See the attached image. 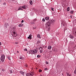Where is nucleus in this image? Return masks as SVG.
<instances>
[{
  "instance_id": "nucleus-1",
  "label": "nucleus",
  "mask_w": 76,
  "mask_h": 76,
  "mask_svg": "<svg viewBox=\"0 0 76 76\" xmlns=\"http://www.w3.org/2000/svg\"><path fill=\"white\" fill-rule=\"evenodd\" d=\"M54 22H55V20H48V22L46 23L45 24V28H50V23H54Z\"/></svg>"
},
{
  "instance_id": "nucleus-2",
  "label": "nucleus",
  "mask_w": 76,
  "mask_h": 76,
  "mask_svg": "<svg viewBox=\"0 0 76 76\" xmlns=\"http://www.w3.org/2000/svg\"><path fill=\"white\" fill-rule=\"evenodd\" d=\"M5 58V56L4 55H3L1 57V60L2 61V62H4V58Z\"/></svg>"
},
{
  "instance_id": "nucleus-3",
  "label": "nucleus",
  "mask_w": 76,
  "mask_h": 76,
  "mask_svg": "<svg viewBox=\"0 0 76 76\" xmlns=\"http://www.w3.org/2000/svg\"><path fill=\"white\" fill-rule=\"evenodd\" d=\"M34 75V73L31 72L30 73H28L26 74V76H32Z\"/></svg>"
},
{
  "instance_id": "nucleus-4",
  "label": "nucleus",
  "mask_w": 76,
  "mask_h": 76,
  "mask_svg": "<svg viewBox=\"0 0 76 76\" xmlns=\"http://www.w3.org/2000/svg\"><path fill=\"white\" fill-rule=\"evenodd\" d=\"M21 7V8H23L24 9H26V5H24L22 7Z\"/></svg>"
},
{
  "instance_id": "nucleus-5",
  "label": "nucleus",
  "mask_w": 76,
  "mask_h": 76,
  "mask_svg": "<svg viewBox=\"0 0 76 76\" xmlns=\"http://www.w3.org/2000/svg\"><path fill=\"white\" fill-rule=\"evenodd\" d=\"M27 38L28 39H31L32 38V35H29V36Z\"/></svg>"
},
{
  "instance_id": "nucleus-6",
  "label": "nucleus",
  "mask_w": 76,
  "mask_h": 76,
  "mask_svg": "<svg viewBox=\"0 0 76 76\" xmlns=\"http://www.w3.org/2000/svg\"><path fill=\"white\" fill-rule=\"evenodd\" d=\"M37 38H41V36H40V34H38L37 35Z\"/></svg>"
},
{
  "instance_id": "nucleus-7",
  "label": "nucleus",
  "mask_w": 76,
  "mask_h": 76,
  "mask_svg": "<svg viewBox=\"0 0 76 76\" xmlns=\"http://www.w3.org/2000/svg\"><path fill=\"white\" fill-rule=\"evenodd\" d=\"M23 26V23H21L20 24H19V25H18V26H19V27H21V26Z\"/></svg>"
},
{
  "instance_id": "nucleus-8",
  "label": "nucleus",
  "mask_w": 76,
  "mask_h": 76,
  "mask_svg": "<svg viewBox=\"0 0 76 76\" xmlns=\"http://www.w3.org/2000/svg\"><path fill=\"white\" fill-rule=\"evenodd\" d=\"M49 18H49V17H46L45 18V20H49Z\"/></svg>"
},
{
  "instance_id": "nucleus-9",
  "label": "nucleus",
  "mask_w": 76,
  "mask_h": 76,
  "mask_svg": "<svg viewBox=\"0 0 76 76\" xmlns=\"http://www.w3.org/2000/svg\"><path fill=\"white\" fill-rule=\"evenodd\" d=\"M52 48V47H51V46L49 45L48 46V49L49 50H51Z\"/></svg>"
},
{
  "instance_id": "nucleus-10",
  "label": "nucleus",
  "mask_w": 76,
  "mask_h": 76,
  "mask_svg": "<svg viewBox=\"0 0 76 76\" xmlns=\"http://www.w3.org/2000/svg\"><path fill=\"white\" fill-rule=\"evenodd\" d=\"M19 73L21 74V75H24V72H22V71H20Z\"/></svg>"
},
{
  "instance_id": "nucleus-11",
  "label": "nucleus",
  "mask_w": 76,
  "mask_h": 76,
  "mask_svg": "<svg viewBox=\"0 0 76 76\" xmlns=\"http://www.w3.org/2000/svg\"><path fill=\"white\" fill-rule=\"evenodd\" d=\"M69 37L71 38V39H73L74 37L72 35H70L69 36Z\"/></svg>"
},
{
  "instance_id": "nucleus-12",
  "label": "nucleus",
  "mask_w": 76,
  "mask_h": 76,
  "mask_svg": "<svg viewBox=\"0 0 76 76\" xmlns=\"http://www.w3.org/2000/svg\"><path fill=\"white\" fill-rule=\"evenodd\" d=\"M29 3L31 5H32L33 4V3L32 2V1H29Z\"/></svg>"
},
{
  "instance_id": "nucleus-13",
  "label": "nucleus",
  "mask_w": 76,
  "mask_h": 76,
  "mask_svg": "<svg viewBox=\"0 0 76 76\" xmlns=\"http://www.w3.org/2000/svg\"><path fill=\"white\" fill-rule=\"evenodd\" d=\"M7 25L8 26H9V25L8 24H7V23H5L4 24L5 25V28H7Z\"/></svg>"
},
{
  "instance_id": "nucleus-14",
  "label": "nucleus",
  "mask_w": 76,
  "mask_h": 76,
  "mask_svg": "<svg viewBox=\"0 0 76 76\" xmlns=\"http://www.w3.org/2000/svg\"><path fill=\"white\" fill-rule=\"evenodd\" d=\"M73 33L74 34H75V35H76V31H74V30L73 31Z\"/></svg>"
},
{
  "instance_id": "nucleus-15",
  "label": "nucleus",
  "mask_w": 76,
  "mask_h": 76,
  "mask_svg": "<svg viewBox=\"0 0 76 76\" xmlns=\"http://www.w3.org/2000/svg\"><path fill=\"white\" fill-rule=\"evenodd\" d=\"M19 58H20V59L21 60H23V57L22 56H20Z\"/></svg>"
},
{
  "instance_id": "nucleus-16",
  "label": "nucleus",
  "mask_w": 76,
  "mask_h": 76,
  "mask_svg": "<svg viewBox=\"0 0 76 76\" xmlns=\"http://www.w3.org/2000/svg\"><path fill=\"white\" fill-rule=\"evenodd\" d=\"M43 50V49H41L40 50V53H42L43 51L42 50Z\"/></svg>"
},
{
  "instance_id": "nucleus-17",
  "label": "nucleus",
  "mask_w": 76,
  "mask_h": 76,
  "mask_svg": "<svg viewBox=\"0 0 76 76\" xmlns=\"http://www.w3.org/2000/svg\"><path fill=\"white\" fill-rule=\"evenodd\" d=\"M74 72V76H76V69H75V70Z\"/></svg>"
},
{
  "instance_id": "nucleus-18",
  "label": "nucleus",
  "mask_w": 76,
  "mask_h": 76,
  "mask_svg": "<svg viewBox=\"0 0 76 76\" xmlns=\"http://www.w3.org/2000/svg\"><path fill=\"white\" fill-rule=\"evenodd\" d=\"M32 53H33V54H35V50H32Z\"/></svg>"
},
{
  "instance_id": "nucleus-19",
  "label": "nucleus",
  "mask_w": 76,
  "mask_h": 76,
  "mask_svg": "<svg viewBox=\"0 0 76 76\" xmlns=\"http://www.w3.org/2000/svg\"><path fill=\"white\" fill-rule=\"evenodd\" d=\"M29 51L30 54H33L32 53V50H29Z\"/></svg>"
},
{
  "instance_id": "nucleus-20",
  "label": "nucleus",
  "mask_w": 76,
  "mask_h": 76,
  "mask_svg": "<svg viewBox=\"0 0 76 76\" xmlns=\"http://www.w3.org/2000/svg\"><path fill=\"white\" fill-rule=\"evenodd\" d=\"M37 21V19H35L34 20H33V22H35Z\"/></svg>"
},
{
  "instance_id": "nucleus-21",
  "label": "nucleus",
  "mask_w": 76,
  "mask_h": 76,
  "mask_svg": "<svg viewBox=\"0 0 76 76\" xmlns=\"http://www.w3.org/2000/svg\"><path fill=\"white\" fill-rule=\"evenodd\" d=\"M41 42V41L38 40L37 42V44H39V43H40Z\"/></svg>"
},
{
  "instance_id": "nucleus-22",
  "label": "nucleus",
  "mask_w": 76,
  "mask_h": 76,
  "mask_svg": "<svg viewBox=\"0 0 76 76\" xmlns=\"http://www.w3.org/2000/svg\"><path fill=\"white\" fill-rule=\"evenodd\" d=\"M7 58H8V60H10V56H8L7 57Z\"/></svg>"
},
{
  "instance_id": "nucleus-23",
  "label": "nucleus",
  "mask_w": 76,
  "mask_h": 76,
  "mask_svg": "<svg viewBox=\"0 0 76 76\" xmlns=\"http://www.w3.org/2000/svg\"><path fill=\"white\" fill-rule=\"evenodd\" d=\"M67 10L68 11H69V10H70V8H69V7H68L67 8Z\"/></svg>"
},
{
  "instance_id": "nucleus-24",
  "label": "nucleus",
  "mask_w": 76,
  "mask_h": 76,
  "mask_svg": "<svg viewBox=\"0 0 76 76\" xmlns=\"http://www.w3.org/2000/svg\"><path fill=\"white\" fill-rule=\"evenodd\" d=\"M37 58H39L40 57H41V55H38L37 56Z\"/></svg>"
},
{
  "instance_id": "nucleus-25",
  "label": "nucleus",
  "mask_w": 76,
  "mask_h": 76,
  "mask_svg": "<svg viewBox=\"0 0 76 76\" xmlns=\"http://www.w3.org/2000/svg\"><path fill=\"white\" fill-rule=\"evenodd\" d=\"M34 51L36 53H37V52H38V50H34Z\"/></svg>"
},
{
  "instance_id": "nucleus-26",
  "label": "nucleus",
  "mask_w": 76,
  "mask_h": 76,
  "mask_svg": "<svg viewBox=\"0 0 76 76\" xmlns=\"http://www.w3.org/2000/svg\"><path fill=\"white\" fill-rule=\"evenodd\" d=\"M31 24L32 25H34V24H35V23L33 22H31Z\"/></svg>"
},
{
  "instance_id": "nucleus-27",
  "label": "nucleus",
  "mask_w": 76,
  "mask_h": 76,
  "mask_svg": "<svg viewBox=\"0 0 76 76\" xmlns=\"http://www.w3.org/2000/svg\"><path fill=\"white\" fill-rule=\"evenodd\" d=\"M21 9H22V7H20L18 9V10H21Z\"/></svg>"
},
{
  "instance_id": "nucleus-28",
  "label": "nucleus",
  "mask_w": 76,
  "mask_h": 76,
  "mask_svg": "<svg viewBox=\"0 0 76 76\" xmlns=\"http://www.w3.org/2000/svg\"><path fill=\"white\" fill-rule=\"evenodd\" d=\"M73 11H71V12H70V13L71 14H73Z\"/></svg>"
},
{
  "instance_id": "nucleus-29",
  "label": "nucleus",
  "mask_w": 76,
  "mask_h": 76,
  "mask_svg": "<svg viewBox=\"0 0 76 76\" xmlns=\"http://www.w3.org/2000/svg\"><path fill=\"white\" fill-rule=\"evenodd\" d=\"M10 71L11 73H13V71H12V70H10Z\"/></svg>"
},
{
  "instance_id": "nucleus-30",
  "label": "nucleus",
  "mask_w": 76,
  "mask_h": 76,
  "mask_svg": "<svg viewBox=\"0 0 76 76\" xmlns=\"http://www.w3.org/2000/svg\"><path fill=\"white\" fill-rule=\"evenodd\" d=\"M42 20L43 22H45V19L43 18L42 19Z\"/></svg>"
},
{
  "instance_id": "nucleus-31",
  "label": "nucleus",
  "mask_w": 76,
  "mask_h": 76,
  "mask_svg": "<svg viewBox=\"0 0 76 76\" xmlns=\"http://www.w3.org/2000/svg\"><path fill=\"white\" fill-rule=\"evenodd\" d=\"M51 10H52V11H54V8H53V7H51Z\"/></svg>"
},
{
  "instance_id": "nucleus-32",
  "label": "nucleus",
  "mask_w": 76,
  "mask_h": 76,
  "mask_svg": "<svg viewBox=\"0 0 76 76\" xmlns=\"http://www.w3.org/2000/svg\"><path fill=\"white\" fill-rule=\"evenodd\" d=\"M48 70V68H46L44 69V70Z\"/></svg>"
},
{
  "instance_id": "nucleus-33",
  "label": "nucleus",
  "mask_w": 76,
  "mask_h": 76,
  "mask_svg": "<svg viewBox=\"0 0 76 76\" xmlns=\"http://www.w3.org/2000/svg\"><path fill=\"white\" fill-rule=\"evenodd\" d=\"M41 72H42V70L41 69H39V72L40 73Z\"/></svg>"
},
{
  "instance_id": "nucleus-34",
  "label": "nucleus",
  "mask_w": 76,
  "mask_h": 76,
  "mask_svg": "<svg viewBox=\"0 0 76 76\" xmlns=\"http://www.w3.org/2000/svg\"><path fill=\"white\" fill-rule=\"evenodd\" d=\"M50 27H49V28H48V31H50Z\"/></svg>"
},
{
  "instance_id": "nucleus-35",
  "label": "nucleus",
  "mask_w": 76,
  "mask_h": 76,
  "mask_svg": "<svg viewBox=\"0 0 76 76\" xmlns=\"http://www.w3.org/2000/svg\"><path fill=\"white\" fill-rule=\"evenodd\" d=\"M13 33L14 35H16V32L15 31L13 32Z\"/></svg>"
},
{
  "instance_id": "nucleus-36",
  "label": "nucleus",
  "mask_w": 76,
  "mask_h": 76,
  "mask_svg": "<svg viewBox=\"0 0 76 76\" xmlns=\"http://www.w3.org/2000/svg\"><path fill=\"white\" fill-rule=\"evenodd\" d=\"M27 53L28 54H30V51H27Z\"/></svg>"
},
{
  "instance_id": "nucleus-37",
  "label": "nucleus",
  "mask_w": 76,
  "mask_h": 76,
  "mask_svg": "<svg viewBox=\"0 0 76 76\" xmlns=\"http://www.w3.org/2000/svg\"><path fill=\"white\" fill-rule=\"evenodd\" d=\"M25 66H26V67H28V65H27V64H26L25 65Z\"/></svg>"
},
{
  "instance_id": "nucleus-38",
  "label": "nucleus",
  "mask_w": 76,
  "mask_h": 76,
  "mask_svg": "<svg viewBox=\"0 0 76 76\" xmlns=\"http://www.w3.org/2000/svg\"><path fill=\"white\" fill-rule=\"evenodd\" d=\"M24 50L25 51H27V49H26V48Z\"/></svg>"
},
{
  "instance_id": "nucleus-39",
  "label": "nucleus",
  "mask_w": 76,
  "mask_h": 76,
  "mask_svg": "<svg viewBox=\"0 0 76 76\" xmlns=\"http://www.w3.org/2000/svg\"><path fill=\"white\" fill-rule=\"evenodd\" d=\"M2 72H4V69H2Z\"/></svg>"
},
{
  "instance_id": "nucleus-40",
  "label": "nucleus",
  "mask_w": 76,
  "mask_h": 76,
  "mask_svg": "<svg viewBox=\"0 0 76 76\" xmlns=\"http://www.w3.org/2000/svg\"><path fill=\"white\" fill-rule=\"evenodd\" d=\"M24 22V21L23 20H22L21 22V23H23V22Z\"/></svg>"
},
{
  "instance_id": "nucleus-41",
  "label": "nucleus",
  "mask_w": 76,
  "mask_h": 76,
  "mask_svg": "<svg viewBox=\"0 0 76 76\" xmlns=\"http://www.w3.org/2000/svg\"><path fill=\"white\" fill-rule=\"evenodd\" d=\"M3 4H4V5H6V3L4 2V3H3Z\"/></svg>"
},
{
  "instance_id": "nucleus-42",
  "label": "nucleus",
  "mask_w": 76,
  "mask_h": 76,
  "mask_svg": "<svg viewBox=\"0 0 76 76\" xmlns=\"http://www.w3.org/2000/svg\"><path fill=\"white\" fill-rule=\"evenodd\" d=\"M39 48V49H43V48H42V47H40V48Z\"/></svg>"
},
{
  "instance_id": "nucleus-43",
  "label": "nucleus",
  "mask_w": 76,
  "mask_h": 76,
  "mask_svg": "<svg viewBox=\"0 0 76 76\" xmlns=\"http://www.w3.org/2000/svg\"><path fill=\"white\" fill-rule=\"evenodd\" d=\"M46 63L47 64H48V62L47 61H46Z\"/></svg>"
},
{
  "instance_id": "nucleus-44",
  "label": "nucleus",
  "mask_w": 76,
  "mask_h": 76,
  "mask_svg": "<svg viewBox=\"0 0 76 76\" xmlns=\"http://www.w3.org/2000/svg\"><path fill=\"white\" fill-rule=\"evenodd\" d=\"M67 73V76H69V73Z\"/></svg>"
},
{
  "instance_id": "nucleus-45",
  "label": "nucleus",
  "mask_w": 76,
  "mask_h": 76,
  "mask_svg": "<svg viewBox=\"0 0 76 76\" xmlns=\"http://www.w3.org/2000/svg\"><path fill=\"white\" fill-rule=\"evenodd\" d=\"M70 18H72V15H71L70 16Z\"/></svg>"
},
{
  "instance_id": "nucleus-46",
  "label": "nucleus",
  "mask_w": 76,
  "mask_h": 76,
  "mask_svg": "<svg viewBox=\"0 0 76 76\" xmlns=\"http://www.w3.org/2000/svg\"><path fill=\"white\" fill-rule=\"evenodd\" d=\"M16 36H17V35H15L14 36V37H16Z\"/></svg>"
},
{
  "instance_id": "nucleus-47",
  "label": "nucleus",
  "mask_w": 76,
  "mask_h": 76,
  "mask_svg": "<svg viewBox=\"0 0 76 76\" xmlns=\"http://www.w3.org/2000/svg\"><path fill=\"white\" fill-rule=\"evenodd\" d=\"M21 10H23V9H22V8H21Z\"/></svg>"
},
{
  "instance_id": "nucleus-48",
  "label": "nucleus",
  "mask_w": 76,
  "mask_h": 76,
  "mask_svg": "<svg viewBox=\"0 0 76 76\" xmlns=\"http://www.w3.org/2000/svg\"><path fill=\"white\" fill-rule=\"evenodd\" d=\"M2 44L1 43V42H0V45H1Z\"/></svg>"
},
{
  "instance_id": "nucleus-49",
  "label": "nucleus",
  "mask_w": 76,
  "mask_h": 76,
  "mask_svg": "<svg viewBox=\"0 0 76 76\" xmlns=\"http://www.w3.org/2000/svg\"><path fill=\"white\" fill-rule=\"evenodd\" d=\"M15 44H18V42H15Z\"/></svg>"
},
{
  "instance_id": "nucleus-50",
  "label": "nucleus",
  "mask_w": 76,
  "mask_h": 76,
  "mask_svg": "<svg viewBox=\"0 0 76 76\" xmlns=\"http://www.w3.org/2000/svg\"><path fill=\"white\" fill-rule=\"evenodd\" d=\"M17 53H19V51H17Z\"/></svg>"
},
{
  "instance_id": "nucleus-51",
  "label": "nucleus",
  "mask_w": 76,
  "mask_h": 76,
  "mask_svg": "<svg viewBox=\"0 0 76 76\" xmlns=\"http://www.w3.org/2000/svg\"><path fill=\"white\" fill-rule=\"evenodd\" d=\"M13 28H14V29H15V27H13Z\"/></svg>"
},
{
  "instance_id": "nucleus-52",
  "label": "nucleus",
  "mask_w": 76,
  "mask_h": 76,
  "mask_svg": "<svg viewBox=\"0 0 76 76\" xmlns=\"http://www.w3.org/2000/svg\"><path fill=\"white\" fill-rule=\"evenodd\" d=\"M39 50H40V49L39 48Z\"/></svg>"
}]
</instances>
